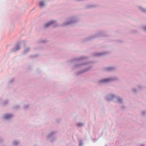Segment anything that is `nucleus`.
Returning a JSON list of instances; mask_svg holds the SVG:
<instances>
[{
    "label": "nucleus",
    "instance_id": "f257e3e1",
    "mask_svg": "<svg viewBox=\"0 0 146 146\" xmlns=\"http://www.w3.org/2000/svg\"><path fill=\"white\" fill-rule=\"evenodd\" d=\"M55 22L54 21H51L50 22H49V23H46V24L44 25V27H47L51 25L52 24L54 23H55Z\"/></svg>",
    "mask_w": 146,
    "mask_h": 146
},
{
    "label": "nucleus",
    "instance_id": "f03ea898",
    "mask_svg": "<svg viewBox=\"0 0 146 146\" xmlns=\"http://www.w3.org/2000/svg\"><path fill=\"white\" fill-rule=\"evenodd\" d=\"M12 116V115L11 114H7L5 115L4 116L5 119H8L11 117Z\"/></svg>",
    "mask_w": 146,
    "mask_h": 146
},
{
    "label": "nucleus",
    "instance_id": "7ed1b4c3",
    "mask_svg": "<svg viewBox=\"0 0 146 146\" xmlns=\"http://www.w3.org/2000/svg\"><path fill=\"white\" fill-rule=\"evenodd\" d=\"M110 80L109 79H104L102 80H101V82H108Z\"/></svg>",
    "mask_w": 146,
    "mask_h": 146
},
{
    "label": "nucleus",
    "instance_id": "20e7f679",
    "mask_svg": "<svg viewBox=\"0 0 146 146\" xmlns=\"http://www.w3.org/2000/svg\"><path fill=\"white\" fill-rule=\"evenodd\" d=\"M44 5V2L43 1L40 2L39 3V5L40 7H43Z\"/></svg>",
    "mask_w": 146,
    "mask_h": 146
},
{
    "label": "nucleus",
    "instance_id": "39448f33",
    "mask_svg": "<svg viewBox=\"0 0 146 146\" xmlns=\"http://www.w3.org/2000/svg\"><path fill=\"white\" fill-rule=\"evenodd\" d=\"M118 101L119 102H121V99L120 98H118Z\"/></svg>",
    "mask_w": 146,
    "mask_h": 146
},
{
    "label": "nucleus",
    "instance_id": "423d86ee",
    "mask_svg": "<svg viewBox=\"0 0 146 146\" xmlns=\"http://www.w3.org/2000/svg\"><path fill=\"white\" fill-rule=\"evenodd\" d=\"M144 29L145 30H146V27H145Z\"/></svg>",
    "mask_w": 146,
    "mask_h": 146
},
{
    "label": "nucleus",
    "instance_id": "0eeeda50",
    "mask_svg": "<svg viewBox=\"0 0 146 146\" xmlns=\"http://www.w3.org/2000/svg\"><path fill=\"white\" fill-rule=\"evenodd\" d=\"M141 146H143V145H141Z\"/></svg>",
    "mask_w": 146,
    "mask_h": 146
}]
</instances>
